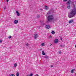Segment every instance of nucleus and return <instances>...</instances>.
Returning <instances> with one entry per match:
<instances>
[{"label":"nucleus","instance_id":"nucleus-1","mask_svg":"<svg viewBox=\"0 0 76 76\" xmlns=\"http://www.w3.org/2000/svg\"><path fill=\"white\" fill-rule=\"evenodd\" d=\"M76 9L72 10L70 12V13L68 14V17L69 18H72L76 15Z\"/></svg>","mask_w":76,"mask_h":76},{"label":"nucleus","instance_id":"nucleus-2","mask_svg":"<svg viewBox=\"0 0 76 76\" xmlns=\"http://www.w3.org/2000/svg\"><path fill=\"white\" fill-rule=\"evenodd\" d=\"M53 20H54V16L53 15H49L47 18V22H51Z\"/></svg>","mask_w":76,"mask_h":76},{"label":"nucleus","instance_id":"nucleus-3","mask_svg":"<svg viewBox=\"0 0 76 76\" xmlns=\"http://www.w3.org/2000/svg\"><path fill=\"white\" fill-rule=\"evenodd\" d=\"M34 39H36V38H38V35L37 34H35L34 35Z\"/></svg>","mask_w":76,"mask_h":76},{"label":"nucleus","instance_id":"nucleus-4","mask_svg":"<svg viewBox=\"0 0 76 76\" xmlns=\"http://www.w3.org/2000/svg\"><path fill=\"white\" fill-rule=\"evenodd\" d=\"M54 42L55 44H57L58 42V40L57 39H55L54 41Z\"/></svg>","mask_w":76,"mask_h":76},{"label":"nucleus","instance_id":"nucleus-5","mask_svg":"<svg viewBox=\"0 0 76 76\" xmlns=\"http://www.w3.org/2000/svg\"><path fill=\"white\" fill-rule=\"evenodd\" d=\"M73 20L72 19L70 20L69 21V23H72L73 22Z\"/></svg>","mask_w":76,"mask_h":76},{"label":"nucleus","instance_id":"nucleus-6","mask_svg":"<svg viewBox=\"0 0 76 76\" xmlns=\"http://www.w3.org/2000/svg\"><path fill=\"white\" fill-rule=\"evenodd\" d=\"M71 3V0H69L68 1H67L66 4H69Z\"/></svg>","mask_w":76,"mask_h":76},{"label":"nucleus","instance_id":"nucleus-7","mask_svg":"<svg viewBox=\"0 0 76 76\" xmlns=\"http://www.w3.org/2000/svg\"><path fill=\"white\" fill-rule=\"evenodd\" d=\"M46 28H47V29H49L50 28V26L48 25H46Z\"/></svg>","mask_w":76,"mask_h":76},{"label":"nucleus","instance_id":"nucleus-8","mask_svg":"<svg viewBox=\"0 0 76 76\" xmlns=\"http://www.w3.org/2000/svg\"><path fill=\"white\" fill-rule=\"evenodd\" d=\"M16 13H17V16H19V15H20V13H19V12H18V11H16Z\"/></svg>","mask_w":76,"mask_h":76},{"label":"nucleus","instance_id":"nucleus-9","mask_svg":"<svg viewBox=\"0 0 76 76\" xmlns=\"http://www.w3.org/2000/svg\"><path fill=\"white\" fill-rule=\"evenodd\" d=\"M18 23V20H15L14 21V23L15 24H17V23Z\"/></svg>","mask_w":76,"mask_h":76},{"label":"nucleus","instance_id":"nucleus-10","mask_svg":"<svg viewBox=\"0 0 76 76\" xmlns=\"http://www.w3.org/2000/svg\"><path fill=\"white\" fill-rule=\"evenodd\" d=\"M51 14V11H49L47 13L46 15H48Z\"/></svg>","mask_w":76,"mask_h":76},{"label":"nucleus","instance_id":"nucleus-11","mask_svg":"<svg viewBox=\"0 0 76 76\" xmlns=\"http://www.w3.org/2000/svg\"><path fill=\"white\" fill-rule=\"evenodd\" d=\"M60 45H61V47H62V48L64 47H65V45L63 44H61Z\"/></svg>","mask_w":76,"mask_h":76},{"label":"nucleus","instance_id":"nucleus-12","mask_svg":"<svg viewBox=\"0 0 76 76\" xmlns=\"http://www.w3.org/2000/svg\"><path fill=\"white\" fill-rule=\"evenodd\" d=\"M44 58H46L47 59L48 58V57L47 56H44Z\"/></svg>","mask_w":76,"mask_h":76},{"label":"nucleus","instance_id":"nucleus-13","mask_svg":"<svg viewBox=\"0 0 76 76\" xmlns=\"http://www.w3.org/2000/svg\"><path fill=\"white\" fill-rule=\"evenodd\" d=\"M42 55H45V53H44V51H42Z\"/></svg>","mask_w":76,"mask_h":76},{"label":"nucleus","instance_id":"nucleus-14","mask_svg":"<svg viewBox=\"0 0 76 76\" xmlns=\"http://www.w3.org/2000/svg\"><path fill=\"white\" fill-rule=\"evenodd\" d=\"M67 8L69 9L70 8V5H69L67 7Z\"/></svg>","mask_w":76,"mask_h":76},{"label":"nucleus","instance_id":"nucleus-15","mask_svg":"<svg viewBox=\"0 0 76 76\" xmlns=\"http://www.w3.org/2000/svg\"><path fill=\"white\" fill-rule=\"evenodd\" d=\"M45 10H48V7L45 6Z\"/></svg>","mask_w":76,"mask_h":76},{"label":"nucleus","instance_id":"nucleus-16","mask_svg":"<svg viewBox=\"0 0 76 76\" xmlns=\"http://www.w3.org/2000/svg\"><path fill=\"white\" fill-rule=\"evenodd\" d=\"M16 75L17 76H19V72H17L16 74Z\"/></svg>","mask_w":76,"mask_h":76},{"label":"nucleus","instance_id":"nucleus-17","mask_svg":"<svg viewBox=\"0 0 76 76\" xmlns=\"http://www.w3.org/2000/svg\"><path fill=\"white\" fill-rule=\"evenodd\" d=\"M14 66L15 67H16L17 66V64L16 63H15L14 65Z\"/></svg>","mask_w":76,"mask_h":76},{"label":"nucleus","instance_id":"nucleus-18","mask_svg":"<svg viewBox=\"0 0 76 76\" xmlns=\"http://www.w3.org/2000/svg\"><path fill=\"white\" fill-rule=\"evenodd\" d=\"M51 33L52 34H55V32H54V31H53Z\"/></svg>","mask_w":76,"mask_h":76},{"label":"nucleus","instance_id":"nucleus-19","mask_svg":"<svg viewBox=\"0 0 76 76\" xmlns=\"http://www.w3.org/2000/svg\"><path fill=\"white\" fill-rule=\"evenodd\" d=\"M74 70H75L74 69H72V70H71V73H73V72H74Z\"/></svg>","mask_w":76,"mask_h":76},{"label":"nucleus","instance_id":"nucleus-20","mask_svg":"<svg viewBox=\"0 0 76 76\" xmlns=\"http://www.w3.org/2000/svg\"><path fill=\"white\" fill-rule=\"evenodd\" d=\"M33 76V74H30L29 75V76Z\"/></svg>","mask_w":76,"mask_h":76},{"label":"nucleus","instance_id":"nucleus-21","mask_svg":"<svg viewBox=\"0 0 76 76\" xmlns=\"http://www.w3.org/2000/svg\"><path fill=\"white\" fill-rule=\"evenodd\" d=\"M12 38V36H9L8 37V38H9L10 39V38Z\"/></svg>","mask_w":76,"mask_h":76},{"label":"nucleus","instance_id":"nucleus-22","mask_svg":"<svg viewBox=\"0 0 76 76\" xmlns=\"http://www.w3.org/2000/svg\"><path fill=\"white\" fill-rule=\"evenodd\" d=\"M11 76H15V75L14 74H12L11 75Z\"/></svg>","mask_w":76,"mask_h":76},{"label":"nucleus","instance_id":"nucleus-23","mask_svg":"<svg viewBox=\"0 0 76 76\" xmlns=\"http://www.w3.org/2000/svg\"><path fill=\"white\" fill-rule=\"evenodd\" d=\"M37 18H39L40 17V16L39 15H38L37 16Z\"/></svg>","mask_w":76,"mask_h":76},{"label":"nucleus","instance_id":"nucleus-24","mask_svg":"<svg viewBox=\"0 0 76 76\" xmlns=\"http://www.w3.org/2000/svg\"><path fill=\"white\" fill-rule=\"evenodd\" d=\"M2 42V40L1 39L0 40V43H1Z\"/></svg>","mask_w":76,"mask_h":76},{"label":"nucleus","instance_id":"nucleus-25","mask_svg":"<svg viewBox=\"0 0 76 76\" xmlns=\"http://www.w3.org/2000/svg\"><path fill=\"white\" fill-rule=\"evenodd\" d=\"M26 46H28L29 45V44L28 43H27L26 45Z\"/></svg>","mask_w":76,"mask_h":76},{"label":"nucleus","instance_id":"nucleus-26","mask_svg":"<svg viewBox=\"0 0 76 76\" xmlns=\"http://www.w3.org/2000/svg\"><path fill=\"white\" fill-rule=\"evenodd\" d=\"M41 45H42V46L44 45V43H42L41 44Z\"/></svg>","mask_w":76,"mask_h":76},{"label":"nucleus","instance_id":"nucleus-27","mask_svg":"<svg viewBox=\"0 0 76 76\" xmlns=\"http://www.w3.org/2000/svg\"><path fill=\"white\" fill-rule=\"evenodd\" d=\"M52 45V44H50V45H49L50 47H51Z\"/></svg>","mask_w":76,"mask_h":76},{"label":"nucleus","instance_id":"nucleus-28","mask_svg":"<svg viewBox=\"0 0 76 76\" xmlns=\"http://www.w3.org/2000/svg\"><path fill=\"white\" fill-rule=\"evenodd\" d=\"M49 37L50 38H52V36H51V35H50Z\"/></svg>","mask_w":76,"mask_h":76},{"label":"nucleus","instance_id":"nucleus-29","mask_svg":"<svg viewBox=\"0 0 76 76\" xmlns=\"http://www.w3.org/2000/svg\"><path fill=\"white\" fill-rule=\"evenodd\" d=\"M50 67H53V65H51Z\"/></svg>","mask_w":76,"mask_h":76},{"label":"nucleus","instance_id":"nucleus-30","mask_svg":"<svg viewBox=\"0 0 76 76\" xmlns=\"http://www.w3.org/2000/svg\"><path fill=\"white\" fill-rule=\"evenodd\" d=\"M67 0H64V1H66Z\"/></svg>","mask_w":76,"mask_h":76},{"label":"nucleus","instance_id":"nucleus-31","mask_svg":"<svg viewBox=\"0 0 76 76\" xmlns=\"http://www.w3.org/2000/svg\"><path fill=\"white\" fill-rule=\"evenodd\" d=\"M4 10H6V7H4Z\"/></svg>","mask_w":76,"mask_h":76},{"label":"nucleus","instance_id":"nucleus-32","mask_svg":"<svg viewBox=\"0 0 76 76\" xmlns=\"http://www.w3.org/2000/svg\"><path fill=\"white\" fill-rule=\"evenodd\" d=\"M61 40H62V37H61L60 38Z\"/></svg>","mask_w":76,"mask_h":76},{"label":"nucleus","instance_id":"nucleus-33","mask_svg":"<svg viewBox=\"0 0 76 76\" xmlns=\"http://www.w3.org/2000/svg\"><path fill=\"white\" fill-rule=\"evenodd\" d=\"M59 54H61V52H59Z\"/></svg>","mask_w":76,"mask_h":76},{"label":"nucleus","instance_id":"nucleus-34","mask_svg":"<svg viewBox=\"0 0 76 76\" xmlns=\"http://www.w3.org/2000/svg\"><path fill=\"white\" fill-rule=\"evenodd\" d=\"M9 0H7V2H8V1H9Z\"/></svg>","mask_w":76,"mask_h":76},{"label":"nucleus","instance_id":"nucleus-35","mask_svg":"<svg viewBox=\"0 0 76 76\" xmlns=\"http://www.w3.org/2000/svg\"><path fill=\"white\" fill-rule=\"evenodd\" d=\"M36 76H39V75H38L37 74H36Z\"/></svg>","mask_w":76,"mask_h":76},{"label":"nucleus","instance_id":"nucleus-36","mask_svg":"<svg viewBox=\"0 0 76 76\" xmlns=\"http://www.w3.org/2000/svg\"><path fill=\"white\" fill-rule=\"evenodd\" d=\"M26 76H29V75H27Z\"/></svg>","mask_w":76,"mask_h":76},{"label":"nucleus","instance_id":"nucleus-37","mask_svg":"<svg viewBox=\"0 0 76 76\" xmlns=\"http://www.w3.org/2000/svg\"><path fill=\"white\" fill-rule=\"evenodd\" d=\"M64 6V5H63V6H63H63Z\"/></svg>","mask_w":76,"mask_h":76},{"label":"nucleus","instance_id":"nucleus-38","mask_svg":"<svg viewBox=\"0 0 76 76\" xmlns=\"http://www.w3.org/2000/svg\"><path fill=\"white\" fill-rule=\"evenodd\" d=\"M75 75H76V73H75Z\"/></svg>","mask_w":76,"mask_h":76}]
</instances>
